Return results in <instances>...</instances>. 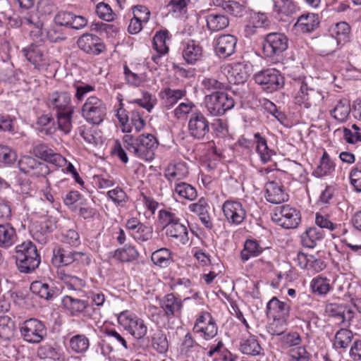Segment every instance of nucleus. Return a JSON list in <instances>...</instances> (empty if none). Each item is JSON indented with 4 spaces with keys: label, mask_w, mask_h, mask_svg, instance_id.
Masks as SVG:
<instances>
[{
    "label": "nucleus",
    "mask_w": 361,
    "mask_h": 361,
    "mask_svg": "<svg viewBox=\"0 0 361 361\" xmlns=\"http://www.w3.org/2000/svg\"><path fill=\"white\" fill-rule=\"evenodd\" d=\"M159 305L164 311V316L169 319L179 316L183 307L181 299L173 293L165 295L160 300Z\"/></svg>",
    "instance_id": "obj_29"
},
{
    "label": "nucleus",
    "mask_w": 361,
    "mask_h": 361,
    "mask_svg": "<svg viewBox=\"0 0 361 361\" xmlns=\"http://www.w3.org/2000/svg\"><path fill=\"white\" fill-rule=\"evenodd\" d=\"M106 111L104 100L95 95L88 97L81 107L82 117L93 125L101 124L106 118Z\"/></svg>",
    "instance_id": "obj_7"
},
{
    "label": "nucleus",
    "mask_w": 361,
    "mask_h": 361,
    "mask_svg": "<svg viewBox=\"0 0 361 361\" xmlns=\"http://www.w3.org/2000/svg\"><path fill=\"white\" fill-rule=\"evenodd\" d=\"M54 260L59 264V267H66L71 264H75L80 267H85L91 262L89 254L82 252L71 251L64 248H59L54 252Z\"/></svg>",
    "instance_id": "obj_17"
},
{
    "label": "nucleus",
    "mask_w": 361,
    "mask_h": 361,
    "mask_svg": "<svg viewBox=\"0 0 361 361\" xmlns=\"http://www.w3.org/2000/svg\"><path fill=\"white\" fill-rule=\"evenodd\" d=\"M140 253L135 246L126 244L123 247L117 248L113 253V257L122 263H128L137 260Z\"/></svg>",
    "instance_id": "obj_39"
},
{
    "label": "nucleus",
    "mask_w": 361,
    "mask_h": 361,
    "mask_svg": "<svg viewBox=\"0 0 361 361\" xmlns=\"http://www.w3.org/2000/svg\"><path fill=\"white\" fill-rule=\"evenodd\" d=\"M118 323L137 340L143 338L147 333V326L144 319L130 311L121 312Z\"/></svg>",
    "instance_id": "obj_10"
},
{
    "label": "nucleus",
    "mask_w": 361,
    "mask_h": 361,
    "mask_svg": "<svg viewBox=\"0 0 361 361\" xmlns=\"http://www.w3.org/2000/svg\"><path fill=\"white\" fill-rule=\"evenodd\" d=\"M264 250V247H262L261 240L248 238L245 241L240 252V259L243 262H245L251 258L259 256Z\"/></svg>",
    "instance_id": "obj_34"
},
{
    "label": "nucleus",
    "mask_w": 361,
    "mask_h": 361,
    "mask_svg": "<svg viewBox=\"0 0 361 361\" xmlns=\"http://www.w3.org/2000/svg\"><path fill=\"white\" fill-rule=\"evenodd\" d=\"M61 303L65 310L72 317H82L87 319L93 318L95 309L86 295L78 298L66 295L62 298Z\"/></svg>",
    "instance_id": "obj_9"
},
{
    "label": "nucleus",
    "mask_w": 361,
    "mask_h": 361,
    "mask_svg": "<svg viewBox=\"0 0 361 361\" xmlns=\"http://www.w3.org/2000/svg\"><path fill=\"white\" fill-rule=\"evenodd\" d=\"M353 338V332L346 328H341L336 331L333 345L335 348L345 349L351 343Z\"/></svg>",
    "instance_id": "obj_53"
},
{
    "label": "nucleus",
    "mask_w": 361,
    "mask_h": 361,
    "mask_svg": "<svg viewBox=\"0 0 361 361\" xmlns=\"http://www.w3.org/2000/svg\"><path fill=\"white\" fill-rule=\"evenodd\" d=\"M20 333L27 343L38 344L47 336V328L44 323L35 318H30L20 324Z\"/></svg>",
    "instance_id": "obj_13"
},
{
    "label": "nucleus",
    "mask_w": 361,
    "mask_h": 361,
    "mask_svg": "<svg viewBox=\"0 0 361 361\" xmlns=\"http://www.w3.org/2000/svg\"><path fill=\"white\" fill-rule=\"evenodd\" d=\"M185 90L171 89L170 87L162 89L159 93V98L167 109L172 108L180 99L185 97Z\"/></svg>",
    "instance_id": "obj_35"
},
{
    "label": "nucleus",
    "mask_w": 361,
    "mask_h": 361,
    "mask_svg": "<svg viewBox=\"0 0 361 361\" xmlns=\"http://www.w3.org/2000/svg\"><path fill=\"white\" fill-rule=\"evenodd\" d=\"M255 142V151L259 157L260 161L267 164L271 160L274 152L268 147L267 140L265 137L259 133L254 134Z\"/></svg>",
    "instance_id": "obj_37"
},
{
    "label": "nucleus",
    "mask_w": 361,
    "mask_h": 361,
    "mask_svg": "<svg viewBox=\"0 0 361 361\" xmlns=\"http://www.w3.org/2000/svg\"><path fill=\"white\" fill-rule=\"evenodd\" d=\"M293 85L295 92L293 99L295 104L309 109L317 106L322 101V94L309 85L307 77L294 79Z\"/></svg>",
    "instance_id": "obj_5"
},
{
    "label": "nucleus",
    "mask_w": 361,
    "mask_h": 361,
    "mask_svg": "<svg viewBox=\"0 0 361 361\" xmlns=\"http://www.w3.org/2000/svg\"><path fill=\"white\" fill-rule=\"evenodd\" d=\"M325 312L331 317L337 319L338 324L344 326L351 325L353 322L354 312L343 305L329 303L326 305Z\"/></svg>",
    "instance_id": "obj_27"
},
{
    "label": "nucleus",
    "mask_w": 361,
    "mask_h": 361,
    "mask_svg": "<svg viewBox=\"0 0 361 361\" xmlns=\"http://www.w3.org/2000/svg\"><path fill=\"white\" fill-rule=\"evenodd\" d=\"M267 314L272 317L288 319L290 316V305L285 302L274 297L267 305Z\"/></svg>",
    "instance_id": "obj_36"
},
{
    "label": "nucleus",
    "mask_w": 361,
    "mask_h": 361,
    "mask_svg": "<svg viewBox=\"0 0 361 361\" xmlns=\"http://www.w3.org/2000/svg\"><path fill=\"white\" fill-rule=\"evenodd\" d=\"M240 350L246 355H259L261 354L262 348L254 335H250L247 338H243L240 343Z\"/></svg>",
    "instance_id": "obj_46"
},
{
    "label": "nucleus",
    "mask_w": 361,
    "mask_h": 361,
    "mask_svg": "<svg viewBox=\"0 0 361 361\" xmlns=\"http://www.w3.org/2000/svg\"><path fill=\"white\" fill-rule=\"evenodd\" d=\"M266 200L272 204H280L288 200V195L285 192L282 184L269 181L265 185Z\"/></svg>",
    "instance_id": "obj_32"
},
{
    "label": "nucleus",
    "mask_w": 361,
    "mask_h": 361,
    "mask_svg": "<svg viewBox=\"0 0 361 361\" xmlns=\"http://www.w3.org/2000/svg\"><path fill=\"white\" fill-rule=\"evenodd\" d=\"M222 211L226 220L231 226L240 225L247 216L244 205L238 200L225 201L222 205Z\"/></svg>",
    "instance_id": "obj_19"
},
{
    "label": "nucleus",
    "mask_w": 361,
    "mask_h": 361,
    "mask_svg": "<svg viewBox=\"0 0 361 361\" xmlns=\"http://www.w3.org/2000/svg\"><path fill=\"white\" fill-rule=\"evenodd\" d=\"M319 24L320 20L317 13L305 12L298 18L293 29L298 33L308 34L315 31Z\"/></svg>",
    "instance_id": "obj_26"
},
{
    "label": "nucleus",
    "mask_w": 361,
    "mask_h": 361,
    "mask_svg": "<svg viewBox=\"0 0 361 361\" xmlns=\"http://www.w3.org/2000/svg\"><path fill=\"white\" fill-rule=\"evenodd\" d=\"M151 261L154 265L161 269L166 268L173 263V254L167 247H161L151 255Z\"/></svg>",
    "instance_id": "obj_38"
},
{
    "label": "nucleus",
    "mask_w": 361,
    "mask_h": 361,
    "mask_svg": "<svg viewBox=\"0 0 361 361\" xmlns=\"http://www.w3.org/2000/svg\"><path fill=\"white\" fill-rule=\"evenodd\" d=\"M14 335V322L8 316L0 317V338L4 341H9Z\"/></svg>",
    "instance_id": "obj_58"
},
{
    "label": "nucleus",
    "mask_w": 361,
    "mask_h": 361,
    "mask_svg": "<svg viewBox=\"0 0 361 361\" xmlns=\"http://www.w3.org/2000/svg\"><path fill=\"white\" fill-rule=\"evenodd\" d=\"M329 32L338 45L343 44L349 40L350 27L345 22H339L331 26Z\"/></svg>",
    "instance_id": "obj_43"
},
{
    "label": "nucleus",
    "mask_w": 361,
    "mask_h": 361,
    "mask_svg": "<svg viewBox=\"0 0 361 361\" xmlns=\"http://www.w3.org/2000/svg\"><path fill=\"white\" fill-rule=\"evenodd\" d=\"M207 26L212 32H218L227 27L229 25L228 17L221 14L211 13L207 16Z\"/></svg>",
    "instance_id": "obj_51"
},
{
    "label": "nucleus",
    "mask_w": 361,
    "mask_h": 361,
    "mask_svg": "<svg viewBox=\"0 0 361 361\" xmlns=\"http://www.w3.org/2000/svg\"><path fill=\"white\" fill-rule=\"evenodd\" d=\"M184 61L190 65H195L202 60L204 49L200 42L192 39H184L180 45Z\"/></svg>",
    "instance_id": "obj_24"
},
{
    "label": "nucleus",
    "mask_w": 361,
    "mask_h": 361,
    "mask_svg": "<svg viewBox=\"0 0 361 361\" xmlns=\"http://www.w3.org/2000/svg\"><path fill=\"white\" fill-rule=\"evenodd\" d=\"M207 354L209 357H213V361H234L235 360V356L224 347L221 341H219L216 344L211 345Z\"/></svg>",
    "instance_id": "obj_45"
},
{
    "label": "nucleus",
    "mask_w": 361,
    "mask_h": 361,
    "mask_svg": "<svg viewBox=\"0 0 361 361\" xmlns=\"http://www.w3.org/2000/svg\"><path fill=\"white\" fill-rule=\"evenodd\" d=\"M73 87L75 90L74 97L78 102L84 100L85 97L90 92L95 91V86L85 83L82 81H75L73 84Z\"/></svg>",
    "instance_id": "obj_63"
},
{
    "label": "nucleus",
    "mask_w": 361,
    "mask_h": 361,
    "mask_svg": "<svg viewBox=\"0 0 361 361\" xmlns=\"http://www.w3.org/2000/svg\"><path fill=\"white\" fill-rule=\"evenodd\" d=\"M95 13L99 19L106 22H112L116 18V14L112 8L103 1L99 2L96 5Z\"/></svg>",
    "instance_id": "obj_62"
},
{
    "label": "nucleus",
    "mask_w": 361,
    "mask_h": 361,
    "mask_svg": "<svg viewBox=\"0 0 361 361\" xmlns=\"http://www.w3.org/2000/svg\"><path fill=\"white\" fill-rule=\"evenodd\" d=\"M189 175V169L187 163L183 161H174L166 167L164 176L167 180L172 183H178L186 178Z\"/></svg>",
    "instance_id": "obj_30"
},
{
    "label": "nucleus",
    "mask_w": 361,
    "mask_h": 361,
    "mask_svg": "<svg viewBox=\"0 0 361 361\" xmlns=\"http://www.w3.org/2000/svg\"><path fill=\"white\" fill-rule=\"evenodd\" d=\"M237 38L233 35H222L214 39V47L220 58H227L235 53Z\"/></svg>",
    "instance_id": "obj_25"
},
{
    "label": "nucleus",
    "mask_w": 361,
    "mask_h": 361,
    "mask_svg": "<svg viewBox=\"0 0 361 361\" xmlns=\"http://www.w3.org/2000/svg\"><path fill=\"white\" fill-rule=\"evenodd\" d=\"M54 23L60 27L81 30L87 25L88 20L83 16L76 15L66 10H61L54 16Z\"/></svg>",
    "instance_id": "obj_21"
},
{
    "label": "nucleus",
    "mask_w": 361,
    "mask_h": 361,
    "mask_svg": "<svg viewBox=\"0 0 361 361\" xmlns=\"http://www.w3.org/2000/svg\"><path fill=\"white\" fill-rule=\"evenodd\" d=\"M158 221L165 229L169 240L177 245H185L189 241L188 229L181 221L178 212L172 208L162 209L158 212Z\"/></svg>",
    "instance_id": "obj_1"
},
{
    "label": "nucleus",
    "mask_w": 361,
    "mask_h": 361,
    "mask_svg": "<svg viewBox=\"0 0 361 361\" xmlns=\"http://www.w3.org/2000/svg\"><path fill=\"white\" fill-rule=\"evenodd\" d=\"M22 55L39 72H47L54 63L48 50L42 44L32 43L21 49Z\"/></svg>",
    "instance_id": "obj_6"
},
{
    "label": "nucleus",
    "mask_w": 361,
    "mask_h": 361,
    "mask_svg": "<svg viewBox=\"0 0 361 361\" xmlns=\"http://www.w3.org/2000/svg\"><path fill=\"white\" fill-rule=\"evenodd\" d=\"M324 232L315 227L307 228L300 236L302 246L308 248H314L318 242L324 238Z\"/></svg>",
    "instance_id": "obj_42"
},
{
    "label": "nucleus",
    "mask_w": 361,
    "mask_h": 361,
    "mask_svg": "<svg viewBox=\"0 0 361 361\" xmlns=\"http://www.w3.org/2000/svg\"><path fill=\"white\" fill-rule=\"evenodd\" d=\"M90 339L83 334H76L68 339V348L76 354H84L90 348Z\"/></svg>",
    "instance_id": "obj_40"
},
{
    "label": "nucleus",
    "mask_w": 361,
    "mask_h": 361,
    "mask_svg": "<svg viewBox=\"0 0 361 361\" xmlns=\"http://www.w3.org/2000/svg\"><path fill=\"white\" fill-rule=\"evenodd\" d=\"M16 229L10 224H0V247L9 248L17 241Z\"/></svg>",
    "instance_id": "obj_44"
},
{
    "label": "nucleus",
    "mask_w": 361,
    "mask_h": 361,
    "mask_svg": "<svg viewBox=\"0 0 361 361\" xmlns=\"http://www.w3.org/2000/svg\"><path fill=\"white\" fill-rule=\"evenodd\" d=\"M16 263L20 272L30 274L41 262V256L37 246L27 240L18 245L15 248Z\"/></svg>",
    "instance_id": "obj_4"
},
{
    "label": "nucleus",
    "mask_w": 361,
    "mask_h": 361,
    "mask_svg": "<svg viewBox=\"0 0 361 361\" xmlns=\"http://www.w3.org/2000/svg\"><path fill=\"white\" fill-rule=\"evenodd\" d=\"M125 226L128 234L138 243L147 242L152 238V226L142 223L136 217L128 219Z\"/></svg>",
    "instance_id": "obj_20"
},
{
    "label": "nucleus",
    "mask_w": 361,
    "mask_h": 361,
    "mask_svg": "<svg viewBox=\"0 0 361 361\" xmlns=\"http://www.w3.org/2000/svg\"><path fill=\"white\" fill-rule=\"evenodd\" d=\"M47 106L56 113L75 109L72 104L70 92L66 91H54L50 92L47 98Z\"/></svg>",
    "instance_id": "obj_23"
},
{
    "label": "nucleus",
    "mask_w": 361,
    "mask_h": 361,
    "mask_svg": "<svg viewBox=\"0 0 361 361\" xmlns=\"http://www.w3.org/2000/svg\"><path fill=\"white\" fill-rule=\"evenodd\" d=\"M124 80L130 86L139 87L146 81L147 75L131 70L127 65L123 66Z\"/></svg>",
    "instance_id": "obj_54"
},
{
    "label": "nucleus",
    "mask_w": 361,
    "mask_h": 361,
    "mask_svg": "<svg viewBox=\"0 0 361 361\" xmlns=\"http://www.w3.org/2000/svg\"><path fill=\"white\" fill-rule=\"evenodd\" d=\"M106 197L116 207H123L128 201L127 193L122 188L118 186L109 190L106 193Z\"/></svg>",
    "instance_id": "obj_60"
},
{
    "label": "nucleus",
    "mask_w": 361,
    "mask_h": 361,
    "mask_svg": "<svg viewBox=\"0 0 361 361\" xmlns=\"http://www.w3.org/2000/svg\"><path fill=\"white\" fill-rule=\"evenodd\" d=\"M125 147L136 157L150 161L154 158L155 150L158 147L157 139L152 134H142L137 137L125 135L123 137Z\"/></svg>",
    "instance_id": "obj_3"
},
{
    "label": "nucleus",
    "mask_w": 361,
    "mask_h": 361,
    "mask_svg": "<svg viewBox=\"0 0 361 361\" xmlns=\"http://www.w3.org/2000/svg\"><path fill=\"white\" fill-rule=\"evenodd\" d=\"M36 125L38 131L47 135H51L56 131L55 121L51 114H42L38 117Z\"/></svg>",
    "instance_id": "obj_55"
},
{
    "label": "nucleus",
    "mask_w": 361,
    "mask_h": 361,
    "mask_svg": "<svg viewBox=\"0 0 361 361\" xmlns=\"http://www.w3.org/2000/svg\"><path fill=\"white\" fill-rule=\"evenodd\" d=\"M192 331L206 341L214 338L218 333V326L212 314L206 310L198 312L192 327Z\"/></svg>",
    "instance_id": "obj_11"
},
{
    "label": "nucleus",
    "mask_w": 361,
    "mask_h": 361,
    "mask_svg": "<svg viewBox=\"0 0 361 361\" xmlns=\"http://www.w3.org/2000/svg\"><path fill=\"white\" fill-rule=\"evenodd\" d=\"M46 163L59 169L67 164V159L60 153L55 152L44 162L30 156H23L18 161V165L20 171L25 174L32 177L46 178L51 173L50 168Z\"/></svg>",
    "instance_id": "obj_2"
},
{
    "label": "nucleus",
    "mask_w": 361,
    "mask_h": 361,
    "mask_svg": "<svg viewBox=\"0 0 361 361\" xmlns=\"http://www.w3.org/2000/svg\"><path fill=\"white\" fill-rule=\"evenodd\" d=\"M37 355L44 361H65V353L57 345L47 343L39 345L37 350Z\"/></svg>",
    "instance_id": "obj_33"
},
{
    "label": "nucleus",
    "mask_w": 361,
    "mask_h": 361,
    "mask_svg": "<svg viewBox=\"0 0 361 361\" xmlns=\"http://www.w3.org/2000/svg\"><path fill=\"white\" fill-rule=\"evenodd\" d=\"M151 343L154 350L162 354L167 352L169 342L166 334L161 330H157L152 336Z\"/></svg>",
    "instance_id": "obj_56"
},
{
    "label": "nucleus",
    "mask_w": 361,
    "mask_h": 361,
    "mask_svg": "<svg viewBox=\"0 0 361 361\" xmlns=\"http://www.w3.org/2000/svg\"><path fill=\"white\" fill-rule=\"evenodd\" d=\"M188 133L195 140H204L209 133L210 123L207 117L199 110L190 114L188 121Z\"/></svg>",
    "instance_id": "obj_15"
},
{
    "label": "nucleus",
    "mask_w": 361,
    "mask_h": 361,
    "mask_svg": "<svg viewBox=\"0 0 361 361\" xmlns=\"http://www.w3.org/2000/svg\"><path fill=\"white\" fill-rule=\"evenodd\" d=\"M157 98L151 93L147 91L142 92V97L133 99L130 101L131 104H135L145 109L148 112H151L157 104Z\"/></svg>",
    "instance_id": "obj_64"
},
{
    "label": "nucleus",
    "mask_w": 361,
    "mask_h": 361,
    "mask_svg": "<svg viewBox=\"0 0 361 361\" xmlns=\"http://www.w3.org/2000/svg\"><path fill=\"white\" fill-rule=\"evenodd\" d=\"M310 288L313 293L318 295H326L332 288L329 279L322 275H318L312 279Z\"/></svg>",
    "instance_id": "obj_52"
},
{
    "label": "nucleus",
    "mask_w": 361,
    "mask_h": 361,
    "mask_svg": "<svg viewBox=\"0 0 361 361\" xmlns=\"http://www.w3.org/2000/svg\"><path fill=\"white\" fill-rule=\"evenodd\" d=\"M78 48L83 52L93 56L104 53L106 48L103 40L96 35L84 33L77 40Z\"/></svg>",
    "instance_id": "obj_22"
},
{
    "label": "nucleus",
    "mask_w": 361,
    "mask_h": 361,
    "mask_svg": "<svg viewBox=\"0 0 361 361\" xmlns=\"http://www.w3.org/2000/svg\"><path fill=\"white\" fill-rule=\"evenodd\" d=\"M215 1V4L217 6H221L227 13L235 17H242L245 13V6L238 1H224L223 0Z\"/></svg>",
    "instance_id": "obj_57"
},
{
    "label": "nucleus",
    "mask_w": 361,
    "mask_h": 361,
    "mask_svg": "<svg viewBox=\"0 0 361 361\" xmlns=\"http://www.w3.org/2000/svg\"><path fill=\"white\" fill-rule=\"evenodd\" d=\"M271 218L276 224L286 229L296 228L301 221L300 211L289 204L276 207Z\"/></svg>",
    "instance_id": "obj_12"
},
{
    "label": "nucleus",
    "mask_w": 361,
    "mask_h": 361,
    "mask_svg": "<svg viewBox=\"0 0 361 361\" xmlns=\"http://www.w3.org/2000/svg\"><path fill=\"white\" fill-rule=\"evenodd\" d=\"M256 83L268 92H275L284 85V78L275 68H267L255 75Z\"/></svg>",
    "instance_id": "obj_18"
},
{
    "label": "nucleus",
    "mask_w": 361,
    "mask_h": 361,
    "mask_svg": "<svg viewBox=\"0 0 361 361\" xmlns=\"http://www.w3.org/2000/svg\"><path fill=\"white\" fill-rule=\"evenodd\" d=\"M288 47V39L281 32H271L266 35L263 42V54L266 58L274 59L280 56Z\"/></svg>",
    "instance_id": "obj_14"
},
{
    "label": "nucleus",
    "mask_w": 361,
    "mask_h": 361,
    "mask_svg": "<svg viewBox=\"0 0 361 361\" xmlns=\"http://www.w3.org/2000/svg\"><path fill=\"white\" fill-rule=\"evenodd\" d=\"M171 38L170 33L167 30H161L156 32L153 37V49L156 51L157 54L152 56V60L159 63L161 57L166 54L169 48L166 44V41Z\"/></svg>",
    "instance_id": "obj_31"
},
{
    "label": "nucleus",
    "mask_w": 361,
    "mask_h": 361,
    "mask_svg": "<svg viewBox=\"0 0 361 361\" xmlns=\"http://www.w3.org/2000/svg\"><path fill=\"white\" fill-rule=\"evenodd\" d=\"M350 113V104L347 99H340L335 107L331 111V115L338 121L343 123L347 121Z\"/></svg>",
    "instance_id": "obj_50"
},
{
    "label": "nucleus",
    "mask_w": 361,
    "mask_h": 361,
    "mask_svg": "<svg viewBox=\"0 0 361 361\" xmlns=\"http://www.w3.org/2000/svg\"><path fill=\"white\" fill-rule=\"evenodd\" d=\"M336 169V163L330 157L326 151H324L323 154L319 160V164L314 171L317 177L322 178L324 176H331Z\"/></svg>",
    "instance_id": "obj_41"
},
{
    "label": "nucleus",
    "mask_w": 361,
    "mask_h": 361,
    "mask_svg": "<svg viewBox=\"0 0 361 361\" xmlns=\"http://www.w3.org/2000/svg\"><path fill=\"white\" fill-rule=\"evenodd\" d=\"M75 109L56 113L59 129L68 134L72 129V119Z\"/></svg>",
    "instance_id": "obj_59"
},
{
    "label": "nucleus",
    "mask_w": 361,
    "mask_h": 361,
    "mask_svg": "<svg viewBox=\"0 0 361 361\" xmlns=\"http://www.w3.org/2000/svg\"><path fill=\"white\" fill-rule=\"evenodd\" d=\"M272 12L276 19L286 22L297 10V4L294 0H271Z\"/></svg>",
    "instance_id": "obj_28"
},
{
    "label": "nucleus",
    "mask_w": 361,
    "mask_h": 361,
    "mask_svg": "<svg viewBox=\"0 0 361 361\" xmlns=\"http://www.w3.org/2000/svg\"><path fill=\"white\" fill-rule=\"evenodd\" d=\"M204 102L208 114L212 116H222L235 106L233 98L224 92L207 94L204 97Z\"/></svg>",
    "instance_id": "obj_8"
},
{
    "label": "nucleus",
    "mask_w": 361,
    "mask_h": 361,
    "mask_svg": "<svg viewBox=\"0 0 361 361\" xmlns=\"http://www.w3.org/2000/svg\"><path fill=\"white\" fill-rule=\"evenodd\" d=\"M221 68L228 82L233 85L244 83L252 72V65L246 61L228 63Z\"/></svg>",
    "instance_id": "obj_16"
},
{
    "label": "nucleus",
    "mask_w": 361,
    "mask_h": 361,
    "mask_svg": "<svg viewBox=\"0 0 361 361\" xmlns=\"http://www.w3.org/2000/svg\"><path fill=\"white\" fill-rule=\"evenodd\" d=\"M269 24L267 16L264 13L255 12L250 15L249 25L245 27V31L248 34H254L256 28H262Z\"/></svg>",
    "instance_id": "obj_48"
},
{
    "label": "nucleus",
    "mask_w": 361,
    "mask_h": 361,
    "mask_svg": "<svg viewBox=\"0 0 361 361\" xmlns=\"http://www.w3.org/2000/svg\"><path fill=\"white\" fill-rule=\"evenodd\" d=\"M30 290L32 293L46 300L51 298L53 295V290L49 285L42 281H33L30 285Z\"/></svg>",
    "instance_id": "obj_61"
},
{
    "label": "nucleus",
    "mask_w": 361,
    "mask_h": 361,
    "mask_svg": "<svg viewBox=\"0 0 361 361\" xmlns=\"http://www.w3.org/2000/svg\"><path fill=\"white\" fill-rule=\"evenodd\" d=\"M79 135L90 145H97L102 142L101 131L94 127L82 125L78 128Z\"/></svg>",
    "instance_id": "obj_47"
},
{
    "label": "nucleus",
    "mask_w": 361,
    "mask_h": 361,
    "mask_svg": "<svg viewBox=\"0 0 361 361\" xmlns=\"http://www.w3.org/2000/svg\"><path fill=\"white\" fill-rule=\"evenodd\" d=\"M173 195H178L180 199L192 201L197 197V192L192 185L181 181L174 185Z\"/></svg>",
    "instance_id": "obj_49"
}]
</instances>
